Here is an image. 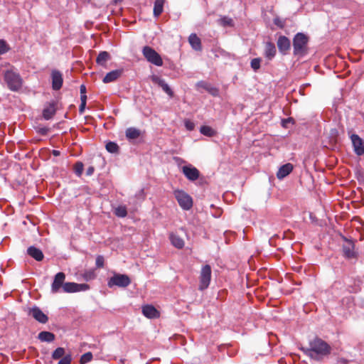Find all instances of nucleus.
I'll return each instance as SVG.
<instances>
[{"label":"nucleus","instance_id":"1","mask_svg":"<svg viewBox=\"0 0 364 364\" xmlns=\"http://www.w3.org/2000/svg\"><path fill=\"white\" fill-rule=\"evenodd\" d=\"M300 350L307 356L316 360H321L331 352V347L320 338L309 341V347H301Z\"/></svg>","mask_w":364,"mask_h":364},{"label":"nucleus","instance_id":"2","mask_svg":"<svg viewBox=\"0 0 364 364\" xmlns=\"http://www.w3.org/2000/svg\"><path fill=\"white\" fill-rule=\"evenodd\" d=\"M309 37L304 33H297L293 38L294 55L304 56L308 51Z\"/></svg>","mask_w":364,"mask_h":364},{"label":"nucleus","instance_id":"3","mask_svg":"<svg viewBox=\"0 0 364 364\" xmlns=\"http://www.w3.org/2000/svg\"><path fill=\"white\" fill-rule=\"evenodd\" d=\"M4 77L8 87L11 91H18L22 87L23 80L16 70L13 68L7 70Z\"/></svg>","mask_w":364,"mask_h":364},{"label":"nucleus","instance_id":"4","mask_svg":"<svg viewBox=\"0 0 364 364\" xmlns=\"http://www.w3.org/2000/svg\"><path fill=\"white\" fill-rule=\"evenodd\" d=\"M180 207L185 210H190L193 206L192 198L182 190H176L173 192Z\"/></svg>","mask_w":364,"mask_h":364},{"label":"nucleus","instance_id":"5","mask_svg":"<svg viewBox=\"0 0 364 364\" xmlns=\"http://www.w3.org/2000/svg\"><path fill=\"white\" fill-rule=\"evenodd\" d=\"M131 283L130 278L127 274H114L113 277H110L107 282V286L109 288L113 287H118L125 288Z\"/></svg>","mask_w":364,"mask_h":364},{"label":"nucleus","instance_id":"6","mask_svg":"<svg viewBox=\"0 0 364 364\" xmlns=\"http://www.w3.org/2000/svg\"><path fill=\"white\" fill-rule=\"evenodd\" d=\"M142 53L144 58L149 63L156 66H161L163 65V60L161 55L152 48L149 46H144L142 50Z\"/></svg>","mask_w":364,"mask_h":364},{"label":"nucleus","instance_id":"7","mask_svg":"<svg viewBox=\"0 0 364 364\" xmlns=\"http://www.w3.org/2000/svg\"><path fill=\"white\" fill-rule=\"evenodd\" d=\"M211 267L209 264H205L202 267L199 278V290L203 291L209 287L211 280Z\"/></svg>","mask_w":364,"mask_h":364},{"label":"nucleus","instance_id":"8","mask_svg":"<svg viewBox=\"0 0 364 364\" xmlns=\"http://www.w3.org/2000/svg\"><path fill=\"white\" fill-rule=\"evenodd\" d=\"M90 289L87 284H77L75 282H66L63 285V290L66 293L85 291Z\"/></svg>","mask_w":364,"mask_h":364},{"label":"nucleus","instance_id":"9","mask_svg":"<svg viewBox=\"0 0 364 364\" xmlns=\"http://www.w3.org/2000/svg\"><path fill=\"white\" fill-rule=\"evenodd\" d=\"M346 244L343 245V256L347 259H353L356 257L355 252V244L352 240L344 237Z\"/></svg>","mask_w":364,"mask_h":364},{"label":"nucleus","instance_id":"10","mask_svg":"<svg viewBox=\"0 0 364 364\" xmlns=\"http://www.w3.org/2000/svg\"><path fill=\"white\" fill-rule=\"evenodd\" d=\"M353 150L358 156L364 154V141L355 134L350 135Z\"/></svg>","mask_w":364,"mask_h":364},{"label":"nucleus","instance_id":"11","mask_svg":"<svg viewBox=\"0 0 364 364\" xmlns=\"http://www.w3.org/2000/svg\"><path fill=\"white\" fill-rule=\"evenodd\" d=\"M151 80L154 84H156L161 87L163 91L166 92L171 98L173 97V90L164 79L158 75H153L151 76Z\"/></svg>","mask_w":364,"mask_h":364},{"label":"nucleus","instance_id":"12","mask_svg":"<svg viewBox=\"0 0 364 364\" xmlns=\"http://www.w3.org/2000/svg\"><path fill=\"white\" fill-rule=\"evenodd\" d=\"M182 172L184 176L191 181H194L199 178L200 172L194 166L191 165L184 166L182 167Z\"/></svg>","mask_w":364,"mask_h":364},{"label":"nucleus","instance_id":"13","mask_svg":"<svg viewBox=\"0 0 364 364\" xmlns=\"http://www.w3.org/2000/svg\"><path fill=\"white\" fill-rule=\"evenodd\" d=\"M28 314L41 323H46L48 317L38 306H33L29 309Z\"/></svg>","mask_w":364,"mask_h":364},{"label":"nucleus","instance_id":"14","mask_svg":"<svg viewBox=\"0 0 364 364\" xmlns=\"http://www.w3.org/2000/svg\"><path fill=\"white\" fill-rule=\"evenodd\" d=\"M65 275L63 272H58L55 274L53 282L51 285L52 293H57L60 287L63 288V285L65 284Z\"/></svg>","mask_w":364,"mask_h":364},{"label":"nucleus","instance_id":"15","mask_svg":"<svg viewBox=\"0 0 364 364\" xmlns=\"http://www.w3.org/2000/svg\"><path fill=\"white\" fill-rule=\"evenodd\" d=\"M52 88L54 90H59L63 85V76L60 71L53 70L51 73Z\"/></svg>","mask_w":364,"mask_h":364},{"label":"nucleus","instance_id":"16","mask_svg":"<svg viewBox=\"0 0 364 364\" xmlns=\"http://www.w3.org/2000/svg\"><path fill=\"white\" fill-rule=\"evenodd\" d=\"M277 47L281 53L286 54L291 48L290 40L284 36H279L277 40Z\"/></svg>","mask_w":364,"mask_h":364},{"label":"nucleus","instance_id":"17","mask_svg":"<svg viewBox=\"0 0 364 364\" xmlns=\"http://www.w3.org/2000/svg\"><path fill=\"white\" fill-rule=\"evenodd\" d=\"M142 314L149 318H155L159 316V312L151 305H145L142 307Z\"/></svg>","mask_w":364,"mask_h":364},{"label":"nucleus","instance_id":"18","mask_svg":"<svg viewBox=\"0 0 364 364\" xmlns=\"http://www.w3.org/2000/svg\"><path fill=\"white\" fill-rule=\"evenodd\" d=\"M293 170V165L290 163H287L283 166H282L277 173V176L279 179H282L288 176Z\"/></svg>","mask_w":364,"mask_h":364},{"label":"nucleus","instance_id":"19","mask_svg":"<svg viewBox=\"0 0 364 364\" xmlns=\"http://www.w3.org/2000/svg\"><path fill=\"white\" fill-rule=\"evenodd\" d=\"M122 74V70H114L107 73L102 81L104 83H109L117 80Z\"/></svg>","mask_w":364,"mask_h":364},{"label":"nucleus","instance_id":"20","mask_svg":"<svg viewBox=\"0 0 364 364\" xmlns=\"http://www.w3.org/2000/svg\"><path fill=\"white\" fill-rule=\"evenodd\" d=\"M27 253L29 256L38 262L42 261L44 257L42 251L34 246L29 247L27 249Z\"/></svg>","mask_w":364,"mask_h":364},{"label":"nucleus","instance_id":"21","mask_svg":"<svg viewBox=\"0 0 364 364\" xmlns=\"http://www.w3.org/2000/svg\"><path fill=\"white\" fill-rule=\"evenodd\" d=\"M196 86L207 90L213 96L218 95V90L205 81H199L197 82Z\"/></svg>","mask_w":364,"mask_h":364},{"label":"nucleus","instance_id":"22","mask_svg":"<svg viewBox=\"0 0 364 364\" xmlns=\"http://www.w3.org/2000/svg\"><path fill=\"white\" fill-rule=\"evenodd\" d=\"M276 53L277 50L274 44L272 42L266 43L264 48V56L267 59L272 60L274 58Z\"/></svg>","mask_w":364,"mask_h":364},{"label":"nucleus","instance_id":"23","mask_svg":"<svg viewBox=\"0 0 364 364\" xmlns=\"http://www.w3.org/2000/svg\"><path fill=\"white\" fill-rule=\"evenodd\" d=\"M188 42L191 44L193 49L197 51L202 50L200 39L197 36L196 33H191L188 37Z\"/></svg>","mask_w":364,"mask_h":364},{"label":"nucleus","instance_id":"24","mask_svg":"<svg viewBox=\"0 0 364 364\" xmlns=\"http://www.w3.org/2000/svg\"><path fill=\"white\" fill-rule=\"evenodd\" d=\"M56 109L54 103H50L45 107L43 110V117L45 119H50L55 114Z\"/></svg>","mask_w":364,"mask_h":364},{"label":"nucleus","instance_id":"25","mask_svg":"<svg viewBox=\"0 0 364 364\" xmlns=\"http://www.w3.org/2000/svg\"><path fill=\"white\" fill-rule=\"evenodd\" d=\"M166 0H155L154 6V16L159 17L164 11V5Z\"/></svg>","mask_w":364,"mask_h":364},{"label":"nucleus","instance_id":"26","mask_svg":"<svg viewBox=\"0 0 364 364\" xmlns=\"http://www.w3.org/2000/svg\"><path fill=\"white\" fill-rule=\"evenodd\" d=\"M38 338L43 342L50 343L54 341L55 335L49 331H41L38 333Z\"/></svg>","mask_w":364,"mask_h":364},{"label":"nucleus","instance_id":"27","mask_svg":"<svg viewBox=\"0 0 364 364\" xmlns=\"http://www.w3.org/2000/svg\"><path fill=\"white\" fill-rule=\"evenodd\" d=\"M110 59V55L107 51H101L96 59V62L98 65L105 66L107 61Z\"/></svg>","mask_w":364,"mask_h":364},{"label":"nucleus","instance_id":"28","mask_svg":"<svg viewBox=\"0 0 364 364\" xmlns=\"http://www.w3.org/2000/svg\"><path fill=\"white\" fill-rule=\"evenodd\" d=\"M218 23L223 27H233L234 21L232 18L227 16H221L218 20Z\"/></svg>","mask_w":364,"mask_h":364},{"label":"nucleus","instance_id":"29","mask_svg":"<svg viewBox=\"0 0 364 364\" xmlns=\"http://www.w3.org/2000/svg\"><path fill=\"white\" fill-rule=\"evenodd\" d=\"M126 136L129 139H135L138 138L140 135V132L139 129L134 128V127H129L126 130Z\"/></svg>","mask_w":364,"mask_h":364},{"label":"nucleus","instance_id":"30","mask_svg":"<svg viewBox=\"0 0 364 364\" xmlns=\"http://www.w3.org/2000/svg\"><path fill=\"white\" fill-rule=\"evenodd\" d=\"M170 239L171 241L172 245L178 248L181 249L184 246V242L183 239H181L180 237L176 235H171L170 236Z\"/></svg>","mask_w":364,"mask_h":364},{"label":"nucleus","instance_id":"31","mask_svg":"<svg viewBox=\"0 0 364 364\" xmlns=\"http://www.w3.org/2000/svg\"><path fill=\"white\" fill-rule=\"evenodd\" d=\"M200 132L206 136H213L215 135L216 132L209 126L203 125L200 128Z\"/></svg>","mask_w":364,"mask_h":364},{"label":"nucleus","instance_id":"32","mask_svg":"<svg viewBox=\"0 0 364 364\" xmlns=\"http://www.w3.org/2000/svg\"><path fill=\"white\" fill-rule=\"evenodd\" d=\"M106 149L108 152L112 154L117 153L119 151V146L117 143L113 141H109L106 144Z\"/></svg>","mask_w":364,"mask_h":364},{"label":"nucleus","instance_id":"33","mask_svg":"<svg viewBox=\"0 0 364 364\" xmlns=\"http://www.w3.org/2000/svg\"><path fill=\"white\" fill-rule=\"evenodd\" d=\"M114 214L119 218H124L127 215V208L124 205H119L114 209Z\"/></svg>","mask_w":364,"mask_h":364},{"label":"nucleus","instance_id":"34","mask_svg":"<svg viewBox=\"0 0 364 364\" xmlns=\"http://www.w3.org/2000/svg\"><path fill=\"white\" fill-rule=\"evenodd\" d=\"M65 356V349L61 347L57 348L52 353V358L55 360L63 358Z\"/></svg>","mask_w":364,"mask_h":364},{"label":"nucleus","instance_id":"35","mask_svg":"<svg viewBox=\"0 0 364 364\" xmlns=\"http://www.w3.org/2000/svg\"><path fill=\"white\" fill-rule=\"evenodd\" d=\"M262 59L260 58H253L250 62V66L254 71H257L260 68Z\"/></svg>","mask_w":364,"mask_h":364},{"label":"nucleus","instance_id":"36","mask_svg":"<svg viewBox=\"0 0 364 364\" xmlns=\"http://www.w3.org/2000/svg\"><path fill=\"white\" fill-rule=\"evenodd\" d=\"M83 164L80 161L77 162L74 166V171L78 176H81L83 171Z\"/></svg>","mask_w":364,"mask_h":364},{"label":"nucleus","instance_id":"37","mask_svg":"<svg viewBox=\"0 0 364 364\" xmlns=\"http://www.w3.org/2000/svg\"><path fill=\"white\" fill-rule=\"evenodd\" d=\"M92 359V354L90 352H87L84 353L80 358V363L81 364H85L86 363H88L91 361Z\"/></svg>","mask_w":364,"mask_h":364},{"label":"nucleus","instance_id":"38","mask_svg":"<svg viewBox=\"0 0 364 364\" xmlns=\"http://www.w3.org/2000/svg\"><path fill=\"white\" fill-rule=\"evenodd\" d=\"M9 50V46L4 40H0V55L6 53Z\"/></svg>","mask_w":364,"mask_h":364},{"label":"nucleus","instance_id":"39","mask_svg":"<svg viewBox=\"0 0 364 364\" xmlns=\"http://www.w3.org/2000/svg\"><path fill=\"white\" fill-rule=\"evenodd\" d=\"M184 126L186 128V129L188 131H192L195 128L194 122H193L190 119H187L184 120Z\"/></svg>","mask_w":364,"mask_h":364},{"label":"nucleus","instance_id":"40","mask_svg":"<svg viewBox=\"0 0 364 364\" xmlns=\"http://www.w3.org/2000/svg\"><path fill=\"white\" fill-rule=\"evenodd\" d=\"M72 360L71 355L68 354L65 355L60 360L58 364H70Z\"/></svg>","mask_w":364,"mask_h":364},{"label":"nucleus","instance_id":"41","mask_svg":"<svg viewBox=\"0 0 364 364\" xmlns=\"http://www.w3.org/2000/svg\"><path fill=\"white\" fill-rule=\"evenodd\" d=\"M274 23L278 27H279L280 28H283L284 26V21L282 20L279 17H276L274 18Z\"/></svg>","mask_w":364,"mask_h":364},{"label":"nucleus","instance_id":"42","mask_svg":"<svg viewBox=\"0 0 364 364\" xmlns=\"http://www.w3.org/2000/svg\"><path fill=\"white\" fill-rule=\"evenodd\" d=\"M289 123L294 124V119L292 117H289V118H287V119H283L282 120V126L283 127L287 128Z\"/></svg>","mask_w":364,"mask_h":364},{"label":"nucleus","instance_id":"43","mask_svg":"<svg viewBox=\"0 0 364 364\" xmlns=\"http://www.w3.org/2000/svg\"><path fill=\"white\" fill-rule=\"evenodd\" d=\"M104 265V257L101 255H99L96 258V266L97 267H102Z\"/></svg>","mask_w":364,"mask_h":364},{"label":"nucleus","instance_id":"44","mask_svg":"<svg viewBox=\"0 0 364 364\" xmlns=\"http://www.w3.org/2000/svg\"><path fill=\"white\" fill-rule=\"evenodd\" d=\"M83 277L86 281H90L95 277V274L92 272H87L84 274Z\"/></svg>","mask_w":364,"mask_h":364},{"label":"nucleus","instance_id":"45","mask_svg":"<svg viewBox=\"0 0 364 364\" xmlns=\"http://www.w3.org/2000/svg\"><path fill=\"white\" fill-rule=\"evenodd\" d=\"M48 132V129L46 127H43L39 129L38 132L41 134L42 135H46Z\"/></svg>","mask_w":364,"mask_h":364},{"label":"nucleus","instance_id":"46","mask_svg":"<svg viewBox=\"0 0 364 364\" xmlns=\"http://www.w3.org/2000/svg\"><path fill=\"white\" fill-rule=\"evenodd\" d=\"M80 95H85L86 87L85 85H81L80 87Z\"/></svg>","mask_w":364,"mask_h":364},{"label":"nucleus","instance_id":"47","mask_svg":"<svg viewBox=\"0 0 364 364\" xmlns=\"http://www.w3.org/2000/svg\"><path fill=\"white\" fill-rule=\"evenodd\" d=\"M85 106H86V104H85V103H80V107H79V112H80V113L84 112L85 109Z\"/></svg>","mask_w":364,"mask_h":364},{"label":"nucleus","instance_id":"48","mask_svg":"<svg viewBox=\"0 0 364 364\" xmlns=\"http://www.w3.org/2000/svg\"><path fill=\"white\" fill-rule=\"evenodd\" d=\"M94 172V168L90 166L87 169V175L90 176Z\"/></svg>","mask_w":364,"mask_h":364},{"label":"nucleus","instance_id":"49","mask_svg":"<svg viewBox=\"0 0 364 364\" xmlns=\"http://www.w3.org/2000/svg\"><path fill=\"white\" fill-rule=\"evenodd\" d=\"M80 100H81V103H85L86 104V101H87V96H86V95H80Z\"/></svg>","mask_w":364,"mask_h":364},{"label":"nucleus","instance_id":"50","mask_svg":"<svg viewBox=\"0 0 364 364\" xmlns=\"http://www.w3.org/2000/svg\"><path fill=\"white\" fill-rule=\"evenodd\" d=\"M336 364H348V361L345 359H340L337 361Z\"/></svg>","mask_w":364,"mask_h":364},{"label":"nucleus","instance_id":"51","mask_svg":"<svg viewBox=\"0 0 364 364\" xmlns=\"http://www.w3.org/2000/svg\"><path fill=\"white\" fill-rule=\"evenodd\" d=\"M52 153H53V154L54 156H59V155H60V151H58V150H53Z\"/></svg>","mask_w":364,"mask_h":364},{"label":"nucleus","instance_id":"52","mask_svg":"<svg viewBox=\"0 0 364 364\" xmlns=\"http://www.w3.org/2000/svg\"><path fill=\"white\" fill-rule=\"evenodd\" d=\"M114 3L121 2L122 0H112Z\"/></svg>","mask_w":364,"mask_h":364}]
</instances>
